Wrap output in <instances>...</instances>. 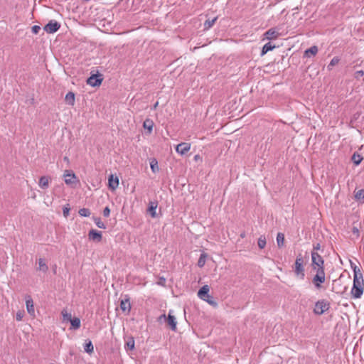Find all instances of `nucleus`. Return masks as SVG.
Listing matches in <instances>:
<instances>
[{"instance_id": "obj_1", "label": "nucleus", "mask_w": 364, "mask_h": 364, "mask_svg": "<svg viewBox=\"0 0 364 364\" xmlns=\"http://www.w3.org/2000/svg\"><path fill=\"white\" fill-rule=\"evenodd\" d=\"M363 279L362 274H359L357 272L355 269H354V278H353V284L351 289V294L352 297L354 299H359L362 296L363 294Z\"/></svg>"}, {"instance_id": "obj_2", "label": "nucleus", "mask_w": 364, "mask_h": 364, "mask_svg": "<svg viewBox=\"0 0 364 364\" xmlns=\"http://www.w3.org/2000/svg\"><path fill=\"white\" fill-rule=\"evenodd\" d=\"M294 273L301 279H304L305 277L304 259L301 254H299L295 261L294 264Z\"/></svg>"}, {"instance_id": "obj_3", "label": "nucleus", "mask_w": 364, "mask_h": 364, "mask_svg": "<svg viewBox=\"0 0 364 364\" xmlns=\"http://www.w3.org/2000/svg\"><path fill=\"white\" fill-rule=\"evenodd\" d=\"M329 309V304L325 300L318 301L315 304L314 311L317 315H321Z\"/></svg>"}, {"instance_id": "obj_4", "label": "nucleus", "mask_w": 364, "mask_h": 364, "mask_svg": "<svg viewBox=\"0 0 364 364\" xmlns=\"http://www.w3.org/2000/svg\"><path fill=\"white\" fill-rule=\"evenodd\" d=\"M63 178L65 180V183L67 185L72 186L73 184H76L79 182V181L77 178V176L73 173V171L66 170L64 172Z\"/></svg>"}, {"instance_id": "obj_5", "label": "nucleus", "mask_w": 364, "mask_h": 364, "mask_svg": "<svg viewBox=\"0 0 364 364\" xmlns=\"http://www.w3.org/2000/svg\"><path fill=\"white\" fill-rule=\"evenodd\" d=\"M60 24L55 20L50 21L43 28L48 33H53L58 31Z\"/></svg>"}, {"instance_id": "obj_6", "label": "nucleus", "mask_w": 364, "mask_h": 364, "mask_svg": "<svg viewBox=\"0 0 364 364\" xmlns=\"http://www.w3.org/2000/svg\"><path fill=\"white\" fill-rule=\"evenodd\" d=\"M311 262L312 267L324 266V260L322 257L316 251H311Z\"/></svg>"}, {"instance_id": "obj_7", "label": "nucleus", "mask_w": 364, "mask_h": 364, "mask_svg": "<svg viewBox=\"0 0 364 364\" xmlns=\"http://www.w3.org/2000/svg\"><path fill=\"white\" fill-rule=\"evenodd\" d=\"M279 30H280V28H279L277 27L269 28L264 34L265 36V38H267V40L277 39L280 35Z\"/></svg>"}, {"instance_id": "obj_8", "label": "nucleus", "mask_w": 364, "mask_h": 364, "mask_svg": "<svg viewBox=\"0 0 364 364\" xmlns=\"http://www.w3.org/2000/svg\"><path fill=\"white\" fill-rule=\"evenodd\" d=\"M101 75H92L87 80V83L92 87L100 86L102 82Z\"/></svg>"}, {"instance_id": "obj_9", "label": "nucleus", "mask_w": 364, "mask_h": 364, "mask_svg": "<svg viewBox=\"0 0 364 364\" xmlns=\"http://www.w3.org/2000/svg\"><path fill=\"white\" fill-rule=\"evenodd\" d=\"M120 309L123 312H126L129 314L131 310V304L129 301V297L126 295L125 298L122 299L120 302Z\"/></svg>"}, {"instance_id": "obj_10", "label": "nucleus", "mask_w": 364, "mask_h": 364, "mask_svg": "<svg viewBox=\"0 0 364 364\" xmlns=\"http://www.w3.org/2000/svg\"><path fill=\"white\" fill-rule=\"evenodd\" d=\"M191 149V145L188 143H181L178 144L176 147V151L177 153L184 155L186 154Z\"/></svg>"}, {"instance_id": "obj_11", "label": "nucleus", "mask_w": 364, "mask_h": 364, "mask_svg": "<svg viewBox=\"0 0 364 364\" xmlns=\"http://www.w3.org/2000/svg\"><path fill=\"white\" fill-rule=\"evenodd\" d=\"M173 312V310L169 311L168 315L167 316V320L166 321V322H167L168 325L170 326L171 330L176 331L177 322L176 321L175 316L172 314Z\"/></svg>"}, {"instance_id": "obj_12", "label": "nucleus", "mask_w": 364, "mask_h": 364, "mask_svg": "<svg viewBox=\"0 0 364 364\" xmlns=\"http://www.w3.org/2000/svg\"><path fill=\"white\" fill-rule=\"evenodd\" d=\"M51 177L49 176H41L38 181V186L42 189H47L51 182Z\"/></svg>"}, {"instance_id": "obj_13", "label": "nucleus", "mask_w": 364, "mask_h": 364, "mask_svg": "<svg viewBox=\"0 0 364 364\" xmlns=\"http://www.w3.org/2000/svg\"><path fill=\"white\" fill-rule=\"evenodd\" d=\"M89 239L96 242H100L102 240V233L96 230H91L88 233Z\"/></svg>"}, {"instance_id": "obj_14", "label": "nucleus", "mask_w": 364, "mask_h": 364, "mask_svg": "<svg viewBox=\"0 0 364 364\" xmlns=\"http://www.w3.org/2000/svg\"><path fill=\"white\" fill-rule=\"evenodd\" d=\"M109 188L114 191L119 186V178L117 176L114 177L113 175H110L108 180Z\"/></svg>"}, {"instance_id": "obj_15", "label": "nucleus", "mask_w": 364, "mask_h": 364, "mask_svg": "<svg viewBox=\"0 0 364 364\" xmlns=\"http://www.w3.org/2000/svg\"><path fill=\"white\" fill-rule=\"evenodd\" d=\"M209 288L208 286L206 285V303L209 304L210 305L213 306V307H216L218 306V304L215 301V299L208 294Z\"/></svg>"}, {"instance_id": "obj_16", "label": "nucleus", "mask_w": 364, "mask_h": 364, "mask_svg": "<svg viewBox=\"0 0 364 364\" xmlns=\"http://www.w3.org/2000/svg\"><path fill=\"white\" fill-rule=\"evenodd\" d=\"M65 100L69 105L73 106L75 104V94L73 92H69L66 94Z\"/></svg>"}, {"instance_id": "obj_17", "label": "nucleus", "mask_w": 364, "mask_h": 364, "mask_svg": "<svg viewBox=\"0 0 364 364\" xmlns=\"http://www.w3.org/2000/svg\"><path fill=\"white\" fill-rule=\"evenodd\" d=\"M318 53V48L316 46H313L309 48L306 49L304 52V55L306 57H311V55H315Z\"/></svg>"}, {"instance_id": "obj_18", "label": "nucleus", "mask_w": 364, "mask_h": 364, "mask_svg": "<svg viewBox=\"0 0 364 364\" xmlns=\"http://www.w3.org/2000/svg\"><path fill=\"white\" fill-rule=\"evenodd\" d=\"M156 208H157V203L156 202H150L149 203V207L148 211L152 218H156Z\"/></svg>"}, {"instance_id": "obj_19", "label": "nucleus", "mask_w": 364, "mask_h": 364, "mask_svg": "<svg viewBox=\"0 0 364 364\" xmlns=\"http://www.w3.org/2000/svg\"><path fill=\"white\" fill-rule=\"evenodd\" d=\"M275 48V46L272 45L271 43H267L264 45L262 49L261 55H264L267 52L272 50Z\"/></svg>"}, {"instance_id": "obj_20", "label": "nucleus", "mask_w": 364, "mask_h": 364, "mask_svg": "<svg viewBox=\"0 0 364 364\" xmlns=\"http://www.w3.org/2000/svg\"><path fill=\"white\" fill-rule=\"evenodd\" d=\"M351 160L355 166H358L361 163L363 157L358 152H354L352 155Z\"/></svg>"}, {"instance_id": "obj_21", "label": "nucleus", "mask_w": 364, "mask_h": 364, "mask_svg": "<svg viewBox=\"0 0 364 364\" xmlns=\"http://www.w3.org/2000/svg\"><path fill=\"white\" fill-rule=\"evenodd\" d=\"M143 127L145 129H148L149 133H151L153 129L154 122L151 119H146L144 120V122L143 123Z\"/></svg>"}, {"instance_id": "obj_22", "label": "nucleus", "mask_w": 364, "mask_h": 364, "mask_svg": "<svg viewBox=\"0 0 364 364\" xmlns=\"http://www.w3.org/2000/svg\"><path fill=\"white\" fill-rule=\"evenodd\" d=\"M38 264H39V267H38V269L39 271H41L43 272H46L48 270V267L44 259L40 258L38 259Z\"/></svg>"}, {"instance_id": "obj_23", "label": "nucleus", "mask_w": 364, "mask_h": 364, "mask_svg": "<svg viewBox=\"0 0 364 364\" xmlns=\"http://www.w3.org/2000/svg\"><path fill=\"white\" fill-rule=\"evenodd\" d=\"M26 304L28 314L31 315L34 314L35 311L33 300L31 298H29L28 299L26 300Z\"/></svg>"}, {"instance_id": "obj_24", "label": "nucleus", "mask_w": 364, "mask_h": 364, "mask_svg": "<svg viewBox=\"0 0 364 364\" xmlns=\"http://www.w3.org/2000/svg\"><path fill=\"white\" fill-rule=\"evenodd\" d=\"M324 282L325 278L321 277L319 276H314L313 278V282L317 289H319L321 287V284L323 283Z\"/></svg>"}, {"instance_id": "obj_25", "label": "nucleus", "mask_w": 364, "mask_h": 364, "mask_svg": "<svg viewBox=\"0 0 364 364\" xmlns=\"http://www.w3.org/2000/svg\"><path fill=\"white\" fill-rule=\"evenodd\" d=\"M125 348L127 350H133L134 348V339L133 337L128 338L125 343Z\"/></svg>"}, {"instance_id": "obj_26", "label": "nucleus", "mask_w": 364, "mask_h": 364, "mask_svg": "<svg viewBox=\"0 0 364 364\" xmlns=\"http://www.w3.org/2000/svg\"><path fill=\"white\" fill-rule=\"evenodd\" d=\"M277 243L279 247H282L284 244V235L282 232H278L277 235Z\"/></svg>"}, {"instance_id": "obj_27", "label": "nucleus", "mask_w": 364, "mask_h": 364, "mask_svg": "<svg viewBox=\"0 0 364 364\" xmlns=\"http://www.w3.org/2000/svg\"><path fill=\"white\" fill-rule=\"evenodd\" d=\"M84 350L86 353L90 354L93 352L94 350V347H93V345L91 342V341H87L85 346H84Z\"/></svg>"}, {"instance_id": "obj_28", "label": "nucleus", "mask_w": 364, "mask_h": 364, "mask_svg": "<svg viewBox=\"0 0 364 364\" xmlns=\"http://www.w3.org/2000/svg\"><path fill=\"white\" fill-rule=\"evenodd\" d=\"M313 269L316 271V274L315 276H319L321 277L325 278L324 266L314 267Z\"/></svg>"}, {"instance_id": "obj_29", "label": "nucleus", "mask_w": 364, "mask_h": 364, "mask_svg": "<svg viewBox=\"0 0 364 364\" xmlns=\"http://www.w3.org/2000/svg\"><path fill=\"white\" fill-rule=\"evenodd\" d=\"M150 166H151V171L154 172V173H156L159 171V166H158V161L155 159H153L151 162H150Z\"/></svg>"}, {"instance_id": "obj_30", "label": "nucleus", "mask_w": 364, "mask_h": 364, "mask_svg": "<svg viewBox=\"0 0 364 364\" xmlns=\"http://www.w3.org/2000/svg\"><path fill=\"white\" fill-rule=\"evenodd\" d=\"M70 321L71 323L72 327L74 329H77V328H79L80 327V318L75 317L74 318H71V320Z\"/></svg>"}, {"instance_id": "obj_31", "label": "nucleus", "mask_w": 364, "mask_h": 364, "mask_svg": "<svg viewBox=\"0 0 364 364\" xmlns=\"http://www.w3.org/2000/svg\"><path fill=\"white\" fill-rule=\"evenodd\" d=\"M78 213L82 217H89L91 214L90 210L88 208H81L79 210Z\"/></svg>"}, {"instance_id": "obj_32", "label": "nucleus", "mask_w": 364, "mask_h": 364, "mask_svg": "<svg viewBox=\"0 0 364 364\" xmlns=\"http://www.w3.org/2000/svg\"><path fill=\"white\" fill-rule=\"evenodd\" d=\"M339 60L340 59L338 57L333 58L327 66L328 70H331L333 66L338 63Z\"/></svg>"}, {"instance_id": "obj_33", "label": "nucleus", "mask_w": 364, "mask_h": 364, "mask_svg": "<svg viewBox=\"0 0 364 364\" xmlns=\"http://www.w3.org/2000/svg\"><path fill=\"white\" fill-rule=\"evenodd\" d=\"M93 220H94L96 225L99 228H102V229H105L106 228V226H105V223L101 220V219L100 218H94Z\"/></svg>"}, {"instance_id": "obj_34", "label": "nucleus", "mask_w": 364, "mask_h": 364, "mask_svg": "<svg viewBox=\"0 0 364 364\" xmlns=\"http://www.w3.org/2000/svg\"><path fill=\"white\" fill-rule=\"evenodd\" d=\"M61 314H62V316H63V320H64V321H70L71 320V318H72V315H71V314H70V313H68V312L67 311V310H65V309H63V310L62 311Z\"/></svg>"}, {"instance_id": "obj_35", "label": "nucleus", "mask_w": 364, "mask_h": 364, "mask_svg": "<svg viewBox=\"0 0 364 364\" xmlns=\"http://www.w3.org/2000/svg\"><path fill=\"white\" fill-rule=\"evenodd\" d=\"M266 239L264 237H262L261 236L259 239H258V241H257V245H258V247L260 248V249H263L264 248L265 245H266Z\"/></svg>"}, {"instance_id": "obj_36", "label": "nucleus", "mask_w": 364, "mask_h": 364, "mask_svg": "<svg viewBox=\"0 0 364 364\" xmlns=\"http://www.w3.org/2000/svg\"><path fill=\"white\" fill-rule=\"evenodd\" d=\"M355 198L357 200L364 199V189H360L355 192Z\"/></svg>"}, {"instance_id": "obj_37", "label": "nucleus", "mask_w": 364, "mask_h": 364, "mask_svg": "<svg viewBox=\"0 0 364 364\" xmlns=\"http://www.w3.org/2000/svg\"><path fill=\"white\" fill-rule=\"evenodd\" d=\"M198 296L200 299L205 300V286L200 287L198 292Z\"/></svg>"}, {"instance_id": "obj_38", "label": "nucleus", "mask_w": 364, "mask_h": 364, "mask_svg": "<svg viewBox=\"0 0 364 364\" xmlns=\"http://www.w3.org/2000/svg\"><path fill=\"white\" fill-rule=\"evenodd\" d=\"M205 265V252H202L200 254L199 260H198V266L203 267Z\"/></svg>"}, {"instance_id": "obj_39", "label": "nucleus", "mask_w": 364, "mask_h": 364, "mask_svg": "<svg viewBox=\"0 0 364 364\" xmlns=\"http://www.w3.org/2000/svg\"><path fill=\"white\" fill-rule=\"evenodd\" d=\"M216 20H217V17L213 18L211 21L206 20V29L208 28L212 27L213 25L215 23Z\"/></svg>"}, {"instance_id": "obj_40", "label": "nucleus", "mask_w": 364, "mask_h": 364, "mask_svg": "<svg viewBox=\"0 0 364 364\" xmlns=\"http://www.w3.org/2000/svg\"><path fill=\"white\" fill-rule=\"evenodd\" d=\"M69 212H70V208L68 207V205H67L66 206H64L63 208V213L65 218H67L69 215Z\"/></svg>"}, {"instance_id": "obj_41", "label": "nucleus", "mask_w": 364, "mask_h": 364, "mask_svg": "<svg viewBox=\"0 0 364 364\" xmlns=\"http://www.w3.org/2000/svg\"><path fill=\"white\" fill-rule=\"evenodd\" d=\"M31 30L34 34H38L41 30V27L39 26L35 25L32 26Z\"/></svg>"}, {"instance_id": "obj_42", "label": "nucleus", "mask_w": 364, "mask_h": 364, "mask_svg": "<svg viewBox=\"0 0 364 364\" xmlns=\"http://www.w3.org/2000/svg\"><path fill=\"white\" fill-rule=\"evenodd\" d=\"M364 75V72L363 70H358L355 73V77L356 79H359L360 77H363Z\"/></svg>"}, {"instance_id": "obj_43", "label": "nucleus", "mask_w": 364, "mask_h": 364, "mask_svg": "<svg viewBox=\"0 0 364 364\" xmlns=\"http://www.w3.org/2000/svg\"><path fill=\"white\" fill-rule=\"evenodd\" d=\"M103 213V215L105 217H108L109 215V214H110V209H109V208L107 207V206L105 207L104 208V210H103V213Z\"/></svg>"}, {"instance_id": "obj_44", "label": "nucleus", "mask_w": 364, "mask_h": 364, "mask_svg": "<svg viewBox=\"0 0 364 364\" xmlns=\"http://www.w3.org/2000/svg\"><path fill=\"white\" fill-rule=\"evenodd\" d=\"M167 320V316H166V314H162L161 315L159 318H158V321L159 322H162L163 321H166Z\"/></svg>"}, {"instance_id": "obj_45", "label": "nucleus", "mask_w": 364, "mask_h": 364, "mask_svg": "<svg viewBox=\"0 0 364 364\" xmlns=\"http://www.w3.org/2000/svg\"><path fill=\"white\" fill-rule=\"evenodd\" d=\"M321 246L320 243H316V244L314 245L312 251L318 252V250H321Z\"/></svg>"}, {"instance_id": "obj_46", "label": "nucleus", "mask_w": 364, "mask_h": 364, "mask_svg": "<svg viewBox=\"0 0 364 364\" xmlns=\"http://www.w3.org/2000/svg\"><path fill=\"white\" fill-rule=\"evenodd\" d=\"M22 318H23V313H21L20 311L18 312L16 314V320L17 321H21L22 319Z\"/></svg>"}, {"instance_id": "obj_47", "label": "nucleus", "mask_w": 364, "mask_h": 364, "mask_svg": "<svg viewBox=\"0 0 364 364\" xmlns=\"http://www.w3.org/2000/svg\"><path fill=\"white\" fill-rule=\"evenodd\" d=\"M158 105H159V102H156L155 103V105H154V108H156V107L158 106Z\"/></svg>"}, {"instance_id": "obj_48", "label": "nucleus", "mask_w": 364, "mask_h": 364, "mask_svg": "<svg viewBox=\"0 0 364 364\" xmlns=\"http://www.w3.org/2000/svg\"><path fill=\"white\" fill-rule=\"evenodd\" d=\"M195 159H198V155H196V156H195Z\"/></svg>"}]
</instances>
